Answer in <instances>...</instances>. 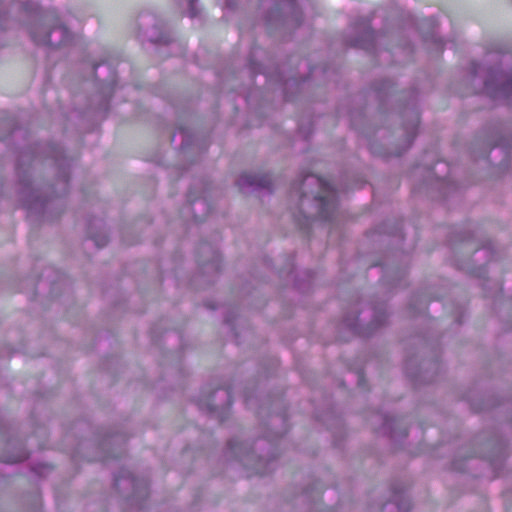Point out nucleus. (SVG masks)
Here are the masks:
<instances>
[{"label":"nucleus","mask_w":512,"mask_h":512,"mask_svg":"<svg viewBox=\"0 0 512 512\" xmlns=\"http://www.w3.org/2000/svg\"><path fill=\"white\" fill-rule=\"evenodd\" d=\"M293 193L300 197V209L305 217L315 216L330 221L337 208V195L334 188L323 178L306 175L293 186Z\"/></svg>","instance_id":"obj_1"},{"label":"nucleus","mask_w":512,"mask_h":512,"mask_svg":"<svg viewBox=\"0 0 512 512\" xmlns=\"http://www.w3.org/2000/svg\"><path fill=\"white\" fill-rule=\"evenodd\" d=\"M471 76L475 92L483 91L493 98H507L512 95V75H506L472 63Z\"/></svg>","instance_id":"obj_2"},{"label":"nucleus","mask_w":512,"mask_h":512,"mask_svg":"<svg viewBox=\"0 0 512 512\" xmlns=\"http://www.w3.org/2000/svg\"><path fill=\"white\" fill-rule=\"evenodd\" d=\"M71 35L54 13L45 16L43 27L34 24V42L59 47L70 41Z\"/></svg>","instance_id":"obj_3"},{"label":"nucleus","mask_w":512,"mask_h":512,"mask_svg":"<svg viewBox=\"0 0 512 512\" xmlns=\"http://www.w3.org/2000/svg\"><path fill=\"white\" fill-rule=\"evenodd\" d=\"M58 206V202L55 199H40L38 196H34V218L36 214H41L43 219L53 220L61 213Z\"/></svg>","instance_id":"obj_4"},{"label":"nucleus","mask_w":512,"mask_h":512,"mask_svg":"<svg viewBox=\"0 0 512 512\" xmlns=\"http://www.w3.org/2000/svg\"><path fill=\"white\" fill-rule=\"evenodd\" d=\"M237 185L242 190L246 187L269 188L271 185V177L267 174L243 173L239 177Z\"/></svg>","instance_id":"obj_5"},{"label":"nucleus","mask_w":512,"mask_h":512,"mask_svg":"<svg viewBox=\"0 0 512 512\" xmlns=\"http://www.w3.org/2000/svg\"><path fill=\"white\" fill-rule=\"evenodd\" d=\"M419 124V115L416 112H411V117L409 122L405 126V133H406V148L407 149L414 138L416 137L417 128Z\"/></svg>","instance_id":"obj_6"},{"label":"nucleus","mask_w":512,"mask_h":512,"mask_svg":"<svg viewBox=\"0 0 512 512\" xmlns=\"http://www.w3.org/2000/svg\"><path fill=\"white\" fill-rule=\"evenodd\" d=\"M374 40V32L370 29L368 25L365 24L363 29V35L360 38L355 39L352 45L363 49H370L374 45Z\"/></svg>","instance_id":"obj_7"},{"label":"nucleus","mask_w":512,"mask_h":512,"mask_svg":"<svg viewBox=\"0 0 512 512\" xmlns=\"http://www.w3.org/2000/svg\"><path fill=\"white\" fill-rule=\"evenodd\" d=\"M16 127L15 119L6 115L0 114V139L8 136Z\"/></svg>","instance_id":"obj_8"},{"label":"nucleus","mask_w":512,"mask_h":512,"mask_svg":"<svg viewBox=\"0 0 512 512\" xmlns=\"http://www.w3.org/2000/svg\"><path fill=\"white\" fill-rule=\"evenodd\" d=\"M59 186V192H56L55 193L58 195H62V194H65L67 192V187H68V175L66 173L65 170H63L62 172V175H61V179L59 180L58 184Z\"/></svg>","instance_id":"obj_9"},{"label":"nucleus","mask_w":512,"mask_h":512,"mask_svg":"<svg viewBox=\"0 0 512 512\" xmlns=\"http://www.w3.org/2000/svg\"><path fill=\"white\" fill-rule=\"evenodd\" d=\"M93 241L98 248H102L108 243V237L106 234L94 236Z\"/></svg>","instance_id":"obj_10"},{"label":"nucleus","mask_w":512,"mask_h":512,"mask_svg":"<svg viewBox=\"0 0 512 512\" xmlns=\"http://www.w3.org/2000/svg\"><path fill=\"white\" fill-rule=\"evenodd\" d=\"M194 1L195 0H188L190 17H195L197 15V12L194 7Z\"/></svg>","instance_id":"obj_11"},{"label":"nucleus","mask_w":512,"mask_h":512,"mask_svg":"<svg viewBox=\"0 0 512 512\" xmlns=\"http://www.w3.org/2000/svg\"><path fill=\"white\" fill-rule=\"evenodd\" d=\"M20 181H21V182H23V184H24V186H25L26 188H29V181H28V180L26 181V180H24V179H22V178L20 177Z\"/></svg>","instance_id":"obj_12"},{"label":"nucleus","mask_w":512,"mask_h":512,"mask_svg":"<svg viewBox=\"0 0 512 512\" xmlns=\"http://www.w3.org/2000/svg\"><path fill=\"white\" fill-rule=\"evenodd\" d=\"M383 321H384V316H381L380 319H377V325L378 326L381 325Z\"/></svg>","instance_id":"obj_13"},{"label":"nucleus","mask_w":512,"mask_h":512,"mask_svg":"<svg viewBox=\"0 0 512 512\" xmlns=\"http://www.w3.org/2000/svg\"><path fill=\"white\" fill-rule=\"evenodd\" d=\"M201 249H203V250H211V247L209 245L205 244V245L201 246Z\"/></svg>","instance_id":"obj_14"},{"label":"nucleus","mask_w":512,"mask_h":512,"mask_svg":"<svg viewBox=\"0 0 512 512\" xmlns=\"http://www.w3.org/2000/svg\"><path fill=\"white\" fill-rule=\"evenodd\" d=\"M225 394H226V397H227V400H228V404L231 405V400H230L229 392H225Z\"/></svg>","instance_id":"obj_15"},{"label":"nucleus","mask_w":512,"mask_h":512,"mask_svg":"<svg viewBox=\"0 0 512 512\" xmlns=\"http://www.w3.org/2000/svg\"><path fill=\"white\" fill-rule=\"evenodd\" d=\"M56 162L58 163L59 166H63V160L56 159Z\"/></svg>","instance_id":"obj_16"},{"label":"nucleus","mask_w":512,"mask_h":512,"mask_svg":"<svg viewBox=\"0 0 512 512\" xmlns=\"http://www.w3.org/2000/svg\"><path fill=\"white\" fill-rule=\"evenodd\" d=\"M229 444H230V446H231V449H232V450H234V449H235V448H234V443L231 441Z\"/></svg>","instance_id":"obj_17"},{"label":"nucleus","mask_w":512,"mask_h":512,"mask_svg":"<svg viewBox=\"0 0 512 512\" xmlns=\"http://www.w3.org/2000/svg\"><path fill=\"white\" fill-rule=\"evenodd\" d=\"M36 432H37V431H36V428L34 427V430H33L34 435L36 434Z\"/></svg>","instance_id":"obj_18"}]
</instances>
